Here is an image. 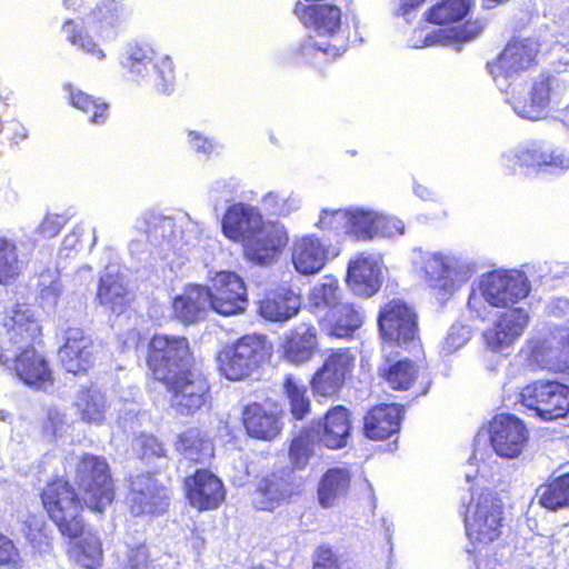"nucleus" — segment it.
Returning <instances> with one entry per match:
<instances>
[{
  "label": "nucleus",
  "mask_w": 569,
  "mask_h": 569,
  "mask_svg": "<svg viewBox=\"0 0 569 569\" xmlns=\"http://www.w3.org/2000/svg\"><path fill=\"white\" fill-rule=\"evenodd\" d=\"M538 51L537 41L513 39L487 62V71L506 102L518 116L530 120L542 118L550 102L548 78H539L530 88L526 84V73L535 66Z\"/></svg>",
  "instance_id": "nucleus-1"
},
{
  "label": "nucleus",
  "mask_w": 569,
  "mask_h": 569,
  "mask_svg": "<svg viewBox=\"0 0 569 569\" xmlns=\"http://www.w3.org/2000/svg\"><path fill=\"white\" fill-rule=\"evenodd\" d=\"M63 0V6L84 14L81 24L72 19L63 22L61 30L66 39L97 61H104L107 52L101 43L117 39L121 22L122 7L116 0Z\"/></svg>",
  "instance_id": "nucleus-2"
},
{
  "label": "nucleus",
  "mask_w": 569,
  "mask_h": 569,
  "mask_svg": "<svg viewBox=\"0 0 569 569\" xmlns=\"http://www.w3.org/2000/svg\"><path fill=\"white\" fill-rule=\"evenodd\" d=\"M530 283L519 270H493L475 282L468 299V309L476 318L487 319L492 308H511L526 299Z\"/></svg>",
  "instance_id": "nucleus-3"
},
{
  "label": "nucleus",
  "mask_w": 569,
  "mask_h": 569,
  "mask_svg": "<svg viewBox=\"0 0 569 569\" xmlns=\"http://www.w3.org/2000/svg\"><path fill=\"white\" fill-rule=\"evenodd\" d=\"M340 286L333 276H325L308 293V306L315 313L325 312L321 329L336 338H348L358 330L363 313L355 305L340 300Z\"/></svg>",
  "instance_id": "nucleus-4"
},
{
  "label": "nucleus",
  "mask_w": 569,
  "mask_h": 569,
  "mask_svg": "<svg viewBox=\"0 0 569 569\" xmlns=\"http://www.w3.org/2000/svg\"><path fill=\"white\" fill-rule=\"evenodd\" d=\"M417 263L438 299L447 300L477 272L471 258L450 251H419Z\"/></svg>",
  "instance_id": "nucleus-5"
},
{
  "label": "nucleus",
  "mask_w": 569,
  "mask_h": 569,
  "mask_svg": "<svg viewBox=\"0 0 569 569\" xmlns=\"http://www.w3.org/2000/svg\"><path fill=\"white\" fill-rule=\"evenodd\" d=\"M471 498L466 506V532L472 545L469 553H482L496 541L503 526V505L496 493L470 488Z\"/></svg>",
  "instance_id": "nucleus-6"
},
{
  "label": "nucleus",
  "mask_w": 569,
  "mask_h": 569,
  "mask_svg": "<svg viewBox=\"0 0 569 569\" xmlns=\"http://www.w3.org/2000/svg\"><path fill=\"white\" fill-rule=\"evenodd\" d=\"M271 350V345L264 336H243L218 353L219 371L230 381L244 380L270 357Z\"/></svg>",
  "instance_id": "nucleus-7"
},
{
  "label": "nucleus",
  "mask_w": 569,
  "mask_h": 569,
  "mask_svg": "<svg viewBox=\"0 0 569 569\" xmlns=\"http://www.w3.org/2000/svg\"><path fill=\"white\" fill-rule=\"evenodd\" d=\"M138 228L144 227L150 243L161 247L162 251L182 249L196 246L204 231L202 223L192 220L188 214L177 219L157 214L144 213Z\"/></svg>",
  "instance_id": "nucleus-8"
},
{
  "label": "nucleus",
  "mask_w": 569,
  "mask_h": 569,
  "mask_svg": "<svg viewBox=\"0 0 569 569\" xmlns=\"http://www.w3.org/2000/svg\"><path fill=\"white\" fill-rule=\"evenodd\" d=\"M74 481L83 503L92 511L102 512L113 500V485L109 466L101 457L84 455L77 465Z\"/></svg>",
  "instance_id": "nucleus-9"
},
{
  "label": "nucleus",
  "mask_w": 569,
  "mask_h": 569,
  "mask_svg": "<svg viewBox=\"0 0 569 569\" xmlns=\"http://www.w3.org/2000/svg\"><path fill=\"white\" fill-rule=\"evenodd\" d=\"M42 503L60 532L77 538L83 531L81 505L71 486L62 479L48 483L42 491Z\"/></svg>",
  "instance_id": "nucleus-10"
},
{
  "label": "nucleus",
  "mask_w": 569,
  "mask_h": 569,
  "mask_svg": "<svg viewBox=\"0 0 569 569\" xmlns=\"http://www.w3.org/2000/svg\"><path fill=\"white\" fill-rule=\"evenodd\" d=\"M147 362L159 381L177 377L191 363L188 340L180 336L154 335L149 343Z\"/></svg>",
  "instance_id": "nucleus-11"
},
{
  "label": "nucleus",
  "mask_w": 569,
  "mask_h": 569,
  "mask_svg": "<svg viewBox=\"0 0 569 569\" xmlns=\"http://www.w3.org/2000/svg\"><path fill=\"white\" fill-rule=\"evenodd\" d=\"M520 402L533 416L549 421L569 412V387L558 381H535L520 391Z\"/></svg>",
  "instance_id": "nucleus-12"
},
{
  "label": "nucleus",
  "mask_w": 569,
  "mask_h": 569,
  "mask_svg": "<svg viewBox=\"0 0 569 569\" xmlns=\"http://www.w3.org/2000/svg\"><path fill=\"white\" fill-rule=\"evenodd\" d=\"M0 365L28 386L41 388L51 380V371L36 343L1 347Z\"/></svg>",
  "instance_id": "nucleus-13"
},
{
  "label": "nucleus",
  "mask_w": 569,
  "mask_h": 569,
  "mask_svg": "<svg viewBox=\"0 0 569 569\" xmlns=\"http://www.w3.org/2000/svg\"><path fill=\"white\" fill-rule=\"evenodd\" d=\"M210 310L221 316L243 313L248 306L242 278L232 271L209 272Z\"/></svg>",
  "instance_id": "nucleus-14"
},
{
  "label": "nucleus",
  "mask_w": 569,
  "mask_h": 569,
  "mask_svg": "<svg viewBox=\"0 0 569 569\" xmlns=\"http://www.w3.org/2000/svg\"><path fill=\"white\" fill-rule=\"evenodd\" d=\"M290 254L291 263L299 274L313 276L339 251L315 233H301L293 237Z\"/></svg>",
  "instance_id": "nucleus-15"
},
{
  "label": "nucleus",
  "mask_w": 569,
  "mask_h": 569,
  "mask_svg": "<svg viewBox=\"0 0 569 569\" xmlns=\"http://www.w3.org/2000/svg\"><path fill=\"white\" fill-rule=\"evenodd\" d=\"M288 241V230L282 223L264 221L242 244L243 254L256 264L269 266L278 260Z\"/></svg>",
  "instance_id": "nucleus-16"
},
{
  "label": "nucleus",
  "mask_w": 569,
  "mask_h": 569,
  "mask_svg": "<svg viewBox=\"0 0 569 569\" xmlns=\"http://www.w3.org/2000/svg\"><path fill=\"white\" fill-rule=\"evenodd\" d=\"M170 392V406L180 415H192L204 406L209 385L207 380L189 368L177 377L161 380Z\"/></svg>",
  "instance_id": "nucleus-17"
},
{
  "label": "nucleus",
  "mask_w": 569,
  "mask_h": 569,
  "mask_svg": "<svg viewBox=\"0 0 569 569\" xmlns=\"http://www.w3.org/2000/svg\"><path fill=\"white\" fill-rule=\"evenodd\" d=\"M1 325L6 330V339L1 347L36 343L41 336L39 315L31 305L26 302L7 307L1 316Z\"/></svg>",
  "instance_id": "nucleus-18"
},
{
  "label": "nucleus",
  "mask_w": 569,
  "mask_h": 569,
  "mask_svg": "<svg viewBox=\"0 0 569 569\" xmlns=\"http://www.w3.org/2000/svg\"><path fill=\"white\" fill-rule=\"evenodd\" d=\"M489 439L498 456L513 459L525 450L529 435L519 418L501 413L496 416L489 425Z\"/></svg>",
  "instance_id": "nucleus-19"
},
{
  "label": "nucleus",
  "mask_w": 569,
  "mask_h": 569,
  "mask_svg": "<svg viewBox=\"0 0 569 569\" xmlns=\"http://www.w3.org/2000/svg\"><path fill=\"white\" fill-rule=\"evenodd\" d=\"M378 323L383 339L406 345L417 337V315L402 300L386 303L379 313Z\"/></svg>",
  "instance_id": "nucleus-20"
},
{
  "label": "nucleus",
  "mask_w": 569,
  "mask_h": 569,
  "mask_svg": "<svg viewBox=\"0 0 569 569\" xmlns=\"http://www.w3.org/2000/svg\"><path fill=\"white\" fill-rule=\"evenodd\" d=\"M502 164L511 170H516V166L519 164L550 172H563L569 169V156L549 144H535L502 154Z\"/></svg>",
  "instance_id": "nucleus-21"
},
{
  "label": "nucleus",
  "mask_w": 569,
  "mask_h": 569,
  "mask_svg": "<svg viewBox=\"0 0 569 569\" xmlns=\"http://www.w3.org/2000/svg\"><path fill=\"white\" fill-rule=\"evenodd\" d=\"M355 361L356 357L349 349L332 351L311 380L313 391L321 396H332L338 392L351 375Z\"/></svg>",
  "instance_id": "nucleus-22"
},
{
  "label": "nucleus",
  "mask_w": 569,
  "mask_h": 569,
  "mask_svg": "<svg viewBox=\"0 0 569 569\" xmlns=\"http://www.w3.org/2000/svg\"><path fill=\"white\" fill-rule=\"evenodd\" d=\"M529 319L528 311L522 308H511L500 313L493 325L482 333L486 347L492 352L509 348L523 333Z\"/></svg>",
  "instance_id": "nucleus-23"
},
{
  "label": "nucleus",
  "mask_w": 569,
  "mask_h": 569,
  "mask_svg": "<svg viewBox=\"0 0 569 569\" xmlns=\"http://www.w3.org/2000/svg\"><path fill=\"white\" fill-rule=\"evenodd\" d=\"M128 499L136 516L161 513L168 506V489L149 473L138 475L131 480Z\"/></svg>",
  "instance_id": "nucleus-24"
},
{
  "label": "nucleus",
  "mask_w": 569,
  "mask_h": 569,
  "mask_svg": "<svg viewBox=\"0 0 569 569\" xmlns=\"http://www.w3.org/2000/svg\"><path fill=\"white\" fill-rule=\"evenodd\" d=\"M383 264L379 256L361 252L348 264L347 282L358 295L370 297L381 287Z\"/></svg>",
  "instance_id": "nucleus-25"
},
{
  "label": "nucleus",
  "mask_w": 569,
  "mask_h": 569,
  "mask_svg": "<svg viewBox=\"0 0 569 569\" xmlns=\"http://www.w3.org/2000/svg\"><path fill=\"white\" fill-rule=\"evenodd\" d=\"M263 222L258 208L236 202L227 208L221 219V231L228 240L243 244Z\"/></svg>",
  "instance_id": "nucleus-26"
},
{
  "label": "nucleus",
  "mask_w": 569,
  "mask_h": 569,
  "mask_svg": "<svg viewBox=\"0 0 569 569\" xmlns=\"http://www.w3.org/2000/svg\"><path fill=\"white\" fill-rule=\"evenodd\" d=\"M190 505L202 511L217 509L226 498L222 481L208 470H198L184 480Z\"/></svg>",
  "instance_id": "nucleus-27"
},
{
  "label": "nucleus",
  "mask_w": 569,
  "mask_h": 569,
  "mask_svg": "<svg viewBox=\"0 0 569 569\" xmlns=\"http://www.w3.org/2000/svg\"><path fill=\"white\" fill-rule=\"evenodd\" d=\"M131 79L140 86L151 87L168 93L176 82L174 63L170 56L164 54L152 62H137L123 67Z\"/></svg>",
  "instance_id": "nucleus-28"
},
{
  "label": "nucleus",
  "mask_w": 569,
  "mask_h": 569,
  "mask_svg": "<svg viewBox=\"0 0 569 569\" xmlns=\"http://www.w3.org/2000/svg\"><path fill=\"white\" fill-rule=\"evenodd\" d=\"M58 356L68 372L73 375L86 372L93 363L92 341L81 329L69 328Z\"/></svg>",
  "instance_id": "nucleus-29"
},
{
  "label": "nucleus",
  "mask_w": 569,
  "mask_h": 569,
  "mask_svg": "<svg viewBox=\"0 0 569 569\" xmlns=\"http://www.w3.org/2000/svg\"><path fill=\"white\" fill-rule=\"evenodd\" d=\"M297 489L291 471L272 473L259 482L252 503L259 510L271 511L288 501Z\"/></svg>",
  "instance_id": "nucleus-30"
},
{
  "label": "nucleus",
  "mask_w": 569,
  "mask_h": 569,
  "mask_svg": "<svg viewBox=\"0 0 569 569\" xmlns=\"http://www.w3.org/2000/svg\"><path fill=\"white\" fill-rule=\"evenodd\" d=\"M295 13L306 28L321 37H335L341 28V10L329 3L305 6L298 2Z\"/></svg>",
  "instance_id": "nucleus-31"
},
{
  "label": "nucleus",
  "mask_w": 569,
  "mask_h": 569,
  "mask_svg": "<svg viewBox=\"0 0 569 569\" xmlns=\"http://www.w3.org/2000/svg\"><path fill=\"white\" fill-rule=\"evenodd\" d=\"M317 349V329L311 325L301 323L284 337L281 355L288 362L301 365L310 361Z\"/></svg>",
  "instance_id": "nucleus-32"
},
{
  "label": "nucleus",
  "mask_w": 569,
  "mask_h": 569,
  "mask_svg": "<svg viewBox=\"0 0 569 569\" xmlns=\"http://www.w3.org/2000/svg\"><path fill=\"white\" fill-rule=\"evenodd\" d=\"M177 319L192 323L204 317L210 309V290L200 284H189L172 301Z\"/></svg>",
  "instance_id": "nucleus-33"
},
{
  "label": "nucleus",
  "mask_w": 569,
  "mask_h": 569,
  "mask_svg": "<svg viewBox=\"0 0 569 569\" xmlns=\"http://www.w3.org/2000/svg\"><path fill=\"white\" fill-rule=\"evenodd\" d=\"M350 428L348 410L337 406L327 412L323 425H318L317 430H311V432L327 448L339 449L347 446Z\"/></svg>",
  "instance_id": "nucleus-34"
},
{
  "label": "nucleus",
  "mask_w": 569,
  "mask_h": 569,
  "mask_svg": "<svg viewBox=\"0 0 569 569\" xmlns=\"http://www.w3.org/2000/svg\"><path fill=\"white\" fill-rule=\"evenodd\" d=\"M402 413V408L395 403L372 408L365 418L366 436L372 440H383L397 433Z\"/></svg>",
  "instance_id": "nucleus-35"
},
{
  "label": "nucleus",
  "mask_w": 569,
  "mask_h": 569,
  "mask_svg": "<svg viewBox=\"0 0 569 569\" xmlns=\"http://www.w3.org/2000/svg\"><path fill=\"white\" fill-rule=\"evenodd\" d=\"M243 425L250 437L261 440H272L282 428L278 413L259 403L246 407Z\"/></svg>",
  "instance_id": "nucleus-36"
},
{
  "label": "nucleus",
  "mask_w": 569,
  "mask_h": 569,
  "mask_svg": "<svg viewBox=\"0 0 569 569\" xmlns=\"http://www.w3.org/2000/svg\"><path fill=\"white\" fill-rule=\"evenodd\" d=\"M97 299L104 309L116 315L123 313L129 307V292L123 277L117 271L107 270L99 280Z\"/></svg>",
  "instance_id": "nucleus-37"
},
{
  "label": "nucleus",
  "mask_w": 569,
  "mask_h": 569,
  "mask_svg": "<svg viewBox=\"0 0 569 569\" xmlns=\"http://www.w3.org/2000/svg\"><path fill=\"white\" fill-rule=\"evenodd\" d=\"M300 306L299 295L291 289L281 288L260 301L259 312L267 320L282 322L295 317Z\"/></svg>",
  "instance_id": "nucleus-38"
},
{
  "label": "nucleus",
  "mask_w": 569,
  "mask_h": 569,
  "mask_svg": "<svg viewBox=\"0 0 569 569\" xmlns=\"http://www.w3.org/2000/svg\"><path fill=\"white\" fill-rule=\"evenodd\" d=\"M73 406L86 423L101 425L107 419L109 406L104 395L96 388L81 389Z\"/></svg>",
  "instance_id": "nucleus-39"
},
{
  "label": "nucleus",
  "mask_w": 569,
  "mask_h": 569,
  "mask_svg": "<svg viewBox=\"0 0 569 569\" xmlns=\"http://www.w3.org/2000/svg\"><path fill=\"white\" fill-rule=\"evenodd\" d=\"M482 31V26L478 22H467L462 29H422L420 30L419 38L423 36V40H411L413 48L429 47L433 44H449L453 39L459 41H468L476 38Z\"/></svg>",
  "instance_id": "nucleus-40"
},
{
  "label": "nucleus",
  "mask_w": 569,
  "mask_h": 569,
  "mask_svg": "<svg viewBox=\"0 0 569 569\" xmlns=\"http://www.w3.org/2000/svg\"><path fill=\"white\" fill-rule=\"evenodd\" d=\"M379 211L368 207H349L347 236L368 242L377 238Z\"/></svg>",
  "instance_id": "nucleus-41"
},
{
  "label": "nucleus",
  "mask_w": 569,
  "mask_h": 569,
  "mask_svg": "<svg viewBox=\"0 0 569 569\" xmlns=\"http://www.w3.org/2000/svg\"><path fill=\"white\" fill-rule=\"evenodd\" d=\"M350 485V475L346 469L333 468L328 470L319 485L318 496L322 507L335 506L348 493Z\"/></svg>",
  "instance_id": "nucleus-42"
},
{
  "label": "nucleus",
  "mask_w": 569,
  "mask_h": 569,
  "mask_svg": "<svg viewBox=\"0 0 569 569\" xmlns=\"http://www.w3.org/2000/svg\"><path fill=\"white\" fill-rule=\"evenodd\" d=\"M177 450L196 462H204L213 455V447L208 437L198 429H189L179 436Z\"/></svg>",
  "instance_id": "nucleus-43"
},
{
  "label": "nucleus",
  "mask_w": 569,
  "mask_h": 569,
  "mask_svg": "<svg viewBox=\"0 0 569 569\" xmlns=\"http://www.w3.org/2000/svg\"><path fill=\"white\" fill-rule=\"evenodd\" d=\"M70 557L86 569H97L103 560L101 541L93 533H86L69 549Z\"/></svg>",
  "instance_id": "nucleus-44"
},
{
  "label": "nucleus",
  "mask_w": 569,
  "mask_h": 569,
  "mask_svg": "<svg viewBox=\"0 0 569 569\" xmlns=\"http://www.w3.org/2000/svg\"><path fill=\"white\" fill-rule=\"evenodd\" d=\"M70 104L89 116V121L94 124H102L108 118V104L100 99L73 88L70 83L63 86Z\"/></svg>",
  "instance_id": "nucleus-45"
},
{
  "label": "nucleus",
  "mask_w": 569,
  "mask_h": 569,
  "mask_svg": "<svg viewBox=\"0 0 569 569\" xmlns=\"http://www.w3.org/2000/svg\"><path fill=\"white\" fill-rule=\"evenodd\" d=\"M18 251L13 239L0 234V284H11L22 273L24 263Z\"/></svg>",
  "instance_id": "nucleus-46"
},
{
  "label": "nucleus",
  "mask_w": 569,
  "mask_h": 569,
  "mask_svg": "<svg viewBox=\"0 0 569 569\" xmlns=\"http://www.w3.org/2000/svg\"><path fill=\"white\" fill-rule=\"evenodd\" d=\"M418 367L410 360H400L380 368V375L395 390H408L418 378Z\"/></svg>",
  "instance_id": "nucleus-47"
},
{
  "label": "nucleus",
  "mask_w": 569,
  "mask_h": 569,
  "mask_svg": "<svg viewBox=\"0 0 569 569\" xmlns=\"http://www.w3.org/2000/svg\"><path fill=\"white\" fill-rule=\"evenodd\" d=\"M475 0H441L428 13L429 22L445 24L459 21L468 13Z\"/></svg>",
  "instance_id": "nucleus-48"
},
{
  "label": "nucleus",
  "mask_w": 569,
  "mask_h": 569,
  "mask_svg": "<svg viewBox=\"0 0 569 569\" xmlns=\"http://www.w3.org/2000/svg\"><path fill=\"white\" fill-rule=\"evenodd\" d=\"M560 345L559 355L555 350H549L547 358L542 355V347L536 346L531 351V358L540 367L548 369H562L569 367V328L560 329L558 332Z\"/></svg>",
  "instance_id": "nucleus-49"
},
{
  "label": "nucleus",
  "mask_w": 569,
  "mask_h": 569,
  "mask_svg": "<svg viewBox=\"0 0 569 569\" xmlns=\"http://www.w3.org/2000/svg\"><path fill=\"white\" fill-rule=\"evenodd\" d=\"M540 503L551 511L569 507V473L556 478L541 488Z\"/></svg>",
  "instance_id": "nucleus-50"
},
{
  "label": "nucleus",
  "mask_w": 569,
  "mask_h": 569,
  "mask_svg": "<svg viewBox=\"0 0 569 569\" xmlns=\"http://www.w3.org/2000/svg\"><path fill=\"white\" fill-rule=\"evenodd\" d=\"M39 295L41 305L44 308H54L62 293V283L59 271L48 269L39 274L38 279Z\"/></svg>",
  "instance_id": "nucleus-51"
},
{
  "label": "nucleus",
  "mask_w": 569,
  "mask_h": 569,
  "mask_svg": "<svg viewBox=\"0 0 569 569\" xmlns=\"http://www.w3.org/2000/svg\"><path fill=\"white\" fill-rule=\"evenodd\" d=\"M284 392L289 399L291 413L296 419H302L310 409V400L303 385L289 376L283 383Z\"/></svg>",
  "instance_id": "nucleus-52"
},
{
  "label": "nucleus",
  "mask_w": 569,
  "mask_h": 569,
  "mask_svg": "<svg viewBox=\"0 0 569 569\" xmlns=\"http://www.w3.org/2000/svg\"><path fill=\"white\" fill-rule=\"evenodd\" d=\"M262 203L278 216H289L301 208V198L293 192L271 191L262 198Z\"/></svg>",
  "instance_id": "nucleus-53"
},
{
  "label": "nucleus",
  "mask_w": 569,
  "mask_h": 569,
  "mask_svg": "<svg viewBox=\"0 0 569 569\" xmlns=\"http://www.w3.org/2000/svg\"><path fill=\"white\" fill-rule=\"evenodd\" d=\"M23 532L27 539L40 551L50 547L46 521L41 516L30 515L23 521Z\"/></svg>",
  "instance_id": "nucleus-54"
},
{
  "label": "nucleus",
  "mask_w": 569,
  "mask_h": 569,
  "mask_svg": "<svg viewBox=\"0 0 569 569\" xmlns=\"http://www.w3.org/2000/svg\"><path fill=\"white\" fill-rule=\"evenodd\" d=\"M317 437L311 430L301 433L292 440L289 456L295 467L301 469L306 467L310 456L313 453V446Z\"/></svg>",
  "instance_id": "nucleus-55"
},
{
  "label": "nucleus",
  "mask_w": 569,
  "mask_h": 569,
  "mask_svg": "<svg viewBox=\"0 0 569 569\" xmlns=\"http://www.w3.org/2000/svg\"><path fill=\"white\" fill-rule=\"evenodd\" d=\"M349 208L322 209L315 226L323 231H342L347 234Z\"/></svg>",
  "instance_id": "nucleus-56"
},
{
  "label": "nucleus",
  "mask_w": 569,
  "mask_h": 569,
  "mask_svg": "<svg viewBox=\"0 0 569 569\" xmlns=\"http://www.w3.org/2000/svg\"><path fill=\"white\" fill-rule=\"evenodd\" d=\"M301 54L312 60V62L320 64L329 59H335L341 54V51L338 47L327 44V43H318L311 38L307 39L300 46Z\"/></svg>",
  "instance_id": "nucleus-57"
},
{
  "label": "nucleus",
  "mask_w": 569,
  "mask_h": 569,
  "mask_svg": "<svg viewBox=\"0 0 569 569\" xmlns=\"http://www.w3.org/2000/svg\"><path fill=\"white\" fill-rule=\"evenodd\" d=\"M121 569H151V560L146 546L127 547L120 558Z\"/></svg>",
  "instance_id": "nucleus-58"
},
{
  "label": "nucleus",
  "mask_w": 569,
  "mask_h": 569,
  "mask_svg": "<svg viewBox=\"0 0 569 569\" xmlns=\"http://www.w3.org/2000/svg\"><path fill=\"white\" fill-rule=\"evenodd\" d=\"M470 339V329L463 325H453L447 332L442 343L441 353L447 356L462 348Z\"/></svg>",
  "instance_id": "nucleus-59"
},
{
  "label": "nucleus",
  "mask_w": 569,
  "mask_h": 569,
  "mask_svg": "<svg viewBox=\"0 0 569 569\" xmlns=\"http://www.w3.org/2000/svg\"><path fill=\"white\" fill-rule=\"evenodd\" d=\"M187 142L194 152L206 157L218 153L221 148L218 141L198 130L188 131Z\"/></svg>",
  "instance_id": "nucleus-60"
},
{
  "label": "nucleus",
  "mask_w": 569,
  "mask_h": 569,
  "mask_svg": "<svg viewBox=\"0 0 569 569\" xmlns=\"http://www.w3.org/2000/svg\"><path fill=\"white\" fill-rule=\"evenodd\" d=\"M22 559L13 541L0 535V569H21Z\"/></svg>",
  "instance_id": "nucleus-61"
},
{
  "label": "nucleus",
  "mask_w": 569,
  "mask_h": 569,
  "mask_svg": "<svg viewBox=\"0 0 569 569\" xmlns=\"http://www.w3.org/2000/svg\"><path fill=\"white\" fill-rule=\"evenodd\" d=\"M154 60V50L147 43H130L121 61L122 67L137 62H152Z\"/></svg>",
  "instance_id": "nucleus-62"
},
{
  "label": "nucleus",
  "mask_w": 569,
  "mask_h": 569,
  "mask_svg": "<svg viewBox=\"0 0 569 569\" xmlns=\"http://www.w3.org/2000/svg\"><path fill=\"white\" fill-rule=\"evenodd\" d=\"M379 221L377 222V237L395 238L405 233L406 227L402 220L388 216L379 211Z\"/></svg>",
  "instance_id": "nucleus-63"
},
{
  "label": "nucleus",
  "mask_w": 569,
  "mask_h": 569,
  "mask_svg": "<svg viewBox=\"0 0 569 569\" xmlns=\"http://www.w3.org/2000/svg\"><path fill=\"white\" fill-rule=\"evenodd\" d=\"M239 188V183L234 178L219 179L214 181L209 190L210 198L214 202L231 200Z\"/></svg>",
  "instance_id": "nucleus-64"
}]
</instances>
